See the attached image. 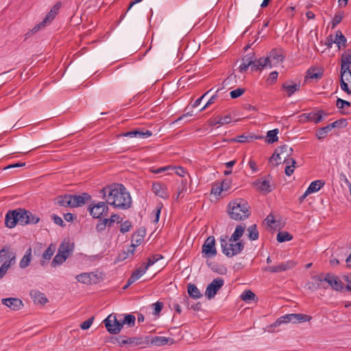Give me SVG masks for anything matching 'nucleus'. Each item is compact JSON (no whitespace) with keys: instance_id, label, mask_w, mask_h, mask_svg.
<instances>
[{"instance_id":"bb28decb","label":"nucleus","mask_w":351,"mask_h":351,"mask_svg":"<svg viewBox=\"0 0 351 351\" xmlns=\"http://www.w3.org/2000/svg\"><path fill=\"white\" fill-rule=\"evenodd\" d=\"M341 70L350 69L351 64V51H346L341 56Z\"/></svg>"},{"instance_id":"b1692460","label":"nucleus","mask_w":351,"mask_h":351,"mask_svg":"<svg viewBox=\"0 0 351 351\" xmlns=\"http://www.w3.org/2000/svg\"><path fill=\"white\" fill-rule=\"evenodd\" d=\"M30 295L36 304H44L48 302L45 295L38 290L31 291Z\"/></svg>"},{"instance_id":"ea45409f","label":"nucleus","mask_w":351,"mask_h":351,"mask_svg":"<svg viewBox=\"0 0 351 351\" xmlns=\"http://www.w3.org/2000/svg\"><path fill=\"white\" fill-rule=\"evenodd\" d=\"M247 232H248V237L250 240L255 241L258 239V231L257 230L256 224H253V225L250 226L247 228Z\"/></svg>"},{"instance_id":"864d4df0","label":"nucleus","mask_w":351,"mask_h":351,"mask_svg":"<svg viewBox=\"0 0 351 351\" xmlns=\"http://www.w3.org/2000/svg\"><path fill=\"white\" fill-rule=\"evenodd\" d=\"M169 169H173V167L171 165L162 167H160L158 169H154L152 167V168H150L149 171H150V172H152L153 173L158 174V173H161L165 172Z\"/></svg>"},{"instance_id":"680f3d73","label":"nucleus","mask_w":351,"mask_h":351,"mask_svg":"<svg viewBox=\"0 0 351 351\" xmlns=\"http://www.w3.org/2000/svg\"><path fill=\"white\" fill-rule=\"evenodd\" d=\"M105 219L106 221H107L108 226L110 227L114 224V222H116V221L119 222V216L114 214V215H112L110 218H108V219L105 218Z\"/></svg>"},{"instance_id":"774afa93","label":"nucleus","mask_w":351,"mask_h":351,"mask_svg":"<svg viewBox=\"0 0 351 351\" xmlns=\"http://www.w3.org/2000/svg\"><path fill=\"white\" fill-rule=\"evenodd\" d=\"M173 167V169H176V173L180 177H184L186 173L185 169L182 167Z\"/></svg>"},{"instance_id":"9d476101","label":"nucleus","mask_w":351,"mask_h":351,"mask_svg":"<svg viewBox=\"0 0 351 351\" xmlns=\"http://www.w3.org/2000/svg\"><path fill=\"white\" fill-rule=\"evenodd\" d=\"M60 8V3H56L50 12L47 14L45 18L43 19L42 22L37 24L32 30V33H36L39 31L40 29L45 27L48 23H50L56 17V14L58 12V10Z\"/></svg>"},{"instance_id":"e2e57ef3","label":"nucleus","mask_w":351,"mask_h":351,"mask_svg":"<svg viewBox=\"0 0 351 351\" xmlns=\"http://www.w3.org/2000/svg\"><path fill=\"white\" fill-rule=\"evenodd\" d=\"M153 306H154L153 313L154 315H158L162 309L163 303L161 302H156V303L153 304Z\"/></svg>"},{"instance_id":"f704fd0d","label":"nucleus","mask_w":351,"mask_h":351,"mask_svg":"<svg viewBox=\"0 0 351 351\" xmlns=\"http://www.w3.org/2000/svg\"><path fill=\"white\" fill-rule=\"evenodd\" d=\"M324 182L321 180L312 182L307 188L308 193H313L318 191L322 187L324 186Z\"/></svg>"},{"instance_id":"412c9836","label":"nucleus","mask_w":351,"mask_h":351,"mask_svg":"<svg viewBox=\"0 0 351 351\" xmlns=\"http://www.w3.org/2000/svg\"><path fill=\"white\" fill-rule=\"evenodd\" d=\"M73 248L74 244L73 243H71L69 241L64 240L59 247L58 252L69 258L73 253Z\"/></svg>"},{"instance_id":"a19ab883","label":"nucleus","mask_w":351,"mask_h":351,"mask_svg":"<svg viewBox=\"0 0 351 351\" xmlns=\"http://www.w3.org/2000/svg\"><path fill=\"white\" fill-rule=\"evenodd\" d=\"M330 131L331 129L329 127V125H327L326 126L319 128L317 131L316 136L318 139H323L327 136L328 133Z\"/></svg>"},{"instance_id":"aec40b11","label":"nucleus","mask_w":351,"mask_h":351,"mask_svg":"<svg viewBox=\"0 0 351 351\" xmlns=\"http://www.w3.org/2000/svg\"><path fill=\"white\" fill-rule=\"evenodd\" d=\"M96 278L97 275L93 273H82L76 276L78 282L86 285L96 283Z\"/></svg>"},{"instance_id":"de8ad7c7","label":"nucleus","mask_w":351,"mask_h":351,"mask_svg":"<svg viewBox=\"0 0 351 351\" xmlns=\"http://www.w3.org/2000/svg\"><path fill=\"white\" fill-rule=\"evenodd\" d=\"M324 112L323 110H318L317 112H312L311 122L318 123L323 120V115Z\"/></svg>"},{"instance_id":"8fccbe9b","label":"nucleus","mask_w":351,"mask_h":351,"mask_svg":"<svg viewBox=\"0 0 351 351\" xmlns=\"http://www.w3.org/2000/svg\"><path fill=\"white\" fill-rule=\"evenodd\" d=\"M254 297L255 294L250 290L244 291L241 295V300L245 302H249L254 300Z\"/></svg>"},{"instance_id":"7ed1b4c3","label":"nucleus","mask_w":351,"mask_h":351,"mask_svg":"<svg viewBox=\"0 0 351 351\" xmlns=\"http://www.w3.org/2000/svg\"><path fill=\"white\" fill-rule=\"evenodd\" d=\"M222 252L228 257H232L241 252L244 248V243L241 241H230L227 235H222L219 238Z\"/></svg>"},{"instance_id":"13d9d810","label":"nucleus","mask_w":351,"mask_h":351,"mask_svg":"<svg viewBox=\"0 0 351 351\" xmlns=\"http://www.w3.org/2000/svg\"><path fill=\"white\" fill-rule=\"evenodd\" d=\"M244 92H245L244 88H238L235 90H232L230 92V95L232 99H235V98H237V97H240L241 95H242L244 93Z\"/></svg>"},{"instance_id":"393cba45","label":"nucleus","mask_w":351,"mask_h":351,"mask_svg":"<svg viewBox=\"0 0 351 351\" xmlns=\"http://www.w3.org/2000/svg\"><path fill=\"white\" fill-rule=\"evenodd\" d=\"M266 67L269 68V60L267 56L266 58L261 57L258 58L257 60H256L254 64L251 67V69L252 71H261Z\"/></svg>"},{"instance_id":"6e6d98bb","label":"nucleus","mask_w":351,"mask_h":351,"mask_svg":"<svg viewBox=\"0 0 351 351\" xmlns=\"http://www.w3.org/2000/svg\"><path fill=\"white\" fill-rule=\"evenodd\" d=\"M336 106L339 109H343L345 107H350L351 106L350 102L343 100L341 98L337 99Z\"/></svg>"},{"instance_id":"37998d69","label":"nucleus","mask_w":351,"mask_h":351,"mask_svg":"<svg viewBox=\"0 0 351 351\" xmlns=\"http://www.w3.org/2000/svg\"><path fill=\"white\" fill-rule=\"evenodd\" d=\"M278 134V130L274 129L272 130H269L267 133V142L269 143H273L276 142L278 140L277 134Z\"/></svg>"},{"instance_id":"f8f14e48","label":"nucleus","mask_w":351,"mask_h":351,"mask_svg":"<svg viewBox=\"0 0 351 351\" xmlns=\"http://www.w3.org/2000/svg\"><path fill=\"white\" fill-rule=\"evenodd\" d=\"M224 284V280L221 278H215L210 284L208 285L205 295L208 299L213 298L217 294V291L222 287Z\"/></svg>"},{"instance_id":"7c9ffc66","label":"nucleus","mask_w":351,"mask_h":351,"mask_svg":"<svg viewBox=\"0 0 351 351\" xmlns=\"http://www.w3.org/2000/svg\"><path fill=\"white\" fill-rule=\"evenodd\" d=\"M32 261V249L29 248L26 250L25 255L21 258L19 263V267L21 269H25L30 264Z\"/></svg>"},{"instance_id":"dca6fc26","label":"nucleus","mask_w":351,"mask_h":351,"mask_svg":"<svg viewBox=\"0 0 351 351\" xmlns=\"http://www.w3.org/2000/svg\"><path fill=\"white\" fill-rule=\"evenodd\" d=\"M90 199V196L86 193L81 195H71V208L82 206Z\"/></svg>"},{"instance_id":"338daca9","label":"nucleus","mask_w":351,"mask_h":351,"mask_svg":"<svg viewBox=\"0 0 351 351\" xmlns=\"http://www.w3.org/2000/svg\"><path fill=\"white\" fill-rule=\"evenodd\" d=\"M343 278L347 282L346 285V290L351 291V274L345 275Z\"/></svg>"},{"instance_id":"79ce46f5","label":"nucleus","mask_w":351,"mask_h":351,"mask_svg":"<svg viewBox=\"0 0 351 351\" xmlns=\"http://www.w3.org/2000/svg\"><path fill=\"white\" fill-rule=\"evenodd\" d=\"M292 239V235L287 232H279L276 237L277 241L280 243L291 241Z\"/></svg>"},{"instance_id":"c9c22d12","label":"nucleus","mask_w":351,"mask_h":351,"mask_svg":"<svg viewBox=\"0 0 351 351\" xmlns=\"http://www.w3.org/2000/svg\"><path fill=\"white\" fill-rule=\"evenodd\" d=\"M282 148H276L271 156L269 160L271 162H275L274 165H278L283 162L282 157H281Z\"/></svg>"},{"instance_id":"72a5a7b5","label":"nucleus","mask_w":351,"mask_h":351,"mask_svg":"<svg viewBox=\"0 0 351 351\" xmlns=\"http://www.w3.org/2000/svg\"><path fill=\"white\" fill-rule=\"evenodd\" d=\"M187 291L190 297L193 299H199L202 296L199 290L193 284H189L187 287Z\"/></svg>"},{"instance_id":"0eeeda50","label":"nucleus","mask_w":351,"mask_h":351,"mask_svg":"<svg viewBox=\"0 0 351 351\" xmlns=\"http://www.w3.org/2000/svg\"><path fill=\"white\" fill-rule=\"evenodd\" d=\"M104 322L108 332L111 334H117L121 330V319H119L116 314L109 315Z\"/></svg>"},{"instance_id":"5fc2aeb1","label":"nucleus","mask_w":351,"mask_h":351,"mask_svg":"<svg viewBox=\"0 0 351 351\" xmlns=\"http://www.w3.org/2000/svg\"><path fill=\"white\" fill-rule=\"evenodd\" d=\"M107 221H106L105 219H99L97 223L96 230L98 232H101L104 230L106 226H108Z\"/></svg>"},{"instance_id":"e433bc0d","label":"nucleus","mask_w":351,"mask_h":351,"mask_svg":"<svg viewBox=\"0 0 351 351\" xmlns=\"http://www.w3.org/2000/svg\"><path fill=\"white\" fill-rule=\"evenodd\" d=\"M67 258H68L66 257V256H64L58 252L57 254L53 258V259L51 263V265L53 267H56L58 265H62L63 263H64Z\"/></svg>"},{"instance_id":"bf43d9fd","label":"nucleus","mask_w":351,"mask_h":351,"mask_svg":"<svg viewBox=\"0 0 351 351\" xmlns=\"http://www.w3.org/2000/svg\"><path fill=\"white\" fill-rule=\"evenodd\" d=\"M340 86L343 91L348 95H351V86H350V84L344 82L343 80H340Z\"/></svg>"},{"instance_id":"4d7b16f0","label":"nucleus","mask_w":351,"mask_h":351,"mask_svg":"<svg viewBox=\"0 0 351 351\" xmlns=\"http://www.w3.org/2000/svg\"><path fill=\"white\" fill-rule=\"evenodd\" d=\"M27 219H28V223L35 224L39 221L40 219L36 215L32 214L30 211L27 210Z\"/></svg>"},{"instance_id":"052dcab7","label":"nucleus","mask_w":351,"mask_h":351,"mask_svg":"<svg viewBox=\"0 0 351 351\" xmlns=\"http://www.w3.org/2000/svg\"><path fill=\"white\" fill-rule=\"evenodd\" d=\"M131 226H132V225H131V222L130 221H128V220L125 221L121 225L120 231L122 233L128 232L130 230Z\"/></svg>"},{"instance_id":"9b49d317","label":"nucleus","mask_w":351,"mask_h":351,"mask_svg":"<svg viewBox=\"0 0 351 351\" xmlns=\"http://www.w3.org/2000/svg\"><path fill=\"white\" fill-rule=\"evenodd\" d=\"M267 58L269 60V68L271 69L284 61V51L281 48H274L269 51Z\"/></svg>"},{"instance_id":"f03ea898","label":"nucleus","mask_w":351,"mask_h":351,"mask_svg":"<svg viewBox=\"0 0 351 351\" xmlns=\"http://www.w3.org/2000/svg\"><path fill=\"white\" fill-rule=\"evenodd\" d=\"M250 208V205L245 199L237 198L230 202L228 213L232 219L242 221L249 217Z\"/></svg>"},{"instance_id":"cd10ccee","label":"nucleus","mask_w":351,"mask_h":351,"mask_svg":"<svg viewBox=\"0 0 351 351\" xmlns=\"http://www.w3.org/2000/svg\"><path fill=\"white\" fill-rule=\"evenodd\" d=\"M71 195H64L58 196L55 199V203L64 207H71Z\"/></svg>"},{"instance_id":"2eb2a0df","label":"nucleus","mask_w":351,"mask_h":351,"mask_svg":"<svg viewBox=\"0 0 351 351\" xmlns=\"http://www.w3.org/2000/svg\"><path fill=\"white\" fill-rule=\"evenodd\" d=\"M1 303L12 311H19L23 306L22 300L17 298H3Z\"/></svg>"},{"instance_id":"6ab92c4d","label":"nucleus","mask_w":351,"mask_h":351,"mask_svg":"<svg viewBox=\"0 0 351 351\" xmlns=\"http://www.w3.org/2000/svg\"><path fill=\"white\" fill-rule=\"evenodd\" d=\"M300 88V82H293V81L285 82L282 88L287 92L288 97H291L296 91L299 90Z\"/></svg>"},{"instance_id":"423d86ee","label":"nucleus","mask_w":351,"mask_h":351,"mask_svg":"<svg viewBox=\"0 0 351 351\" xmlns=\"http://www.w3.org/2000/svg\"><path fill=\"white\" fill-rule=\"evenodd\" d=\"M311 319V317L308 315H304L300 313H292V314H287L283 316L279 317L276 324L278 325L281 324H287L289 322L292 323H300L304 322H308Z\"/></svg>"},{"instance_id":"1a4fd4ad","label":"nucleus","mask_w":351,"mask_h":351,"mask_svg":"<svg viewBox=\"0 0 351 351\" xmlns=\"http://www.w3.org/2000/svg\"><path fill=\"white\" fill-rule=\"evenodd\" d=\"M107 204L106 202H99L97 204L93 202L89 206L90 215L96 219L101 218L102 216H106L109 210Z\"/></svg>"},{"instance_id":"a18cd8bd","label":"nucleus","mask_w":351,"mask_h":351,"mask_svg":"<svg viewBox=\"0 0 351 351\" xmlns=\"http://www.w3.org/2000/svg\"><path fill=\"white\" fill-rule=\"evenodd\" d=\"M162 258H163V256L161 254H154L147 258V263H144V265L146 266V267L149 268L150 266L153 265L154 263Z\"/></svg>"},{"instance_id":"4468645a","label":"nucleus","mask_w":351,"mask_h":351,"mask_svg":"<svg viewBox=\"0 0 351 351\" xmlns=\"http://www.w3.org/2000/svg\"><path fill=\"white\" fill-rule=\"evenodd\" d=\"M324 281L328 282V285L335 291H341L343 289V285L338 276L336 275L328 273L324 276Z\"/></svg>"},{"instance_id":"4c0bfd02","label":"nucleus","mask_w":351,"mask_h":351,"mask_svg":"<svg viewBox=\"0 0 351 351\" xmlns=\"http://www.w3.org/2000/svg\"><path fill=\"white\" fill-rule=\"evenodd\" d=\"M135 316L131 314H126L124 315V318L121 319V328L124 324L131 327L134 326L135 324Z\"/></svg>"},{"instance_id":"f3484780","label":"nucleus","mask_w":351,"mask_h":351,"mask_svg":"<svg viewBox=\"0 0 351 351\" xmlns=\"http://www.w3.org/2000/svg\"><path fill=\"white\" fill-rule=\"evenodd\" d=\"M7 256L8 260H5L0 267V279L5 276L10 266L15 263L16 254H10Z\"/></svg>"},{"instance_id":"2f4dec72","label":"nucleus","mask_w":351,"mask_h":351,"mask_svg":"<svg viewBox=\"0 0 351 351\" xmlns=\"http://www.w3.org/2000/svg\"><path fill=\"white\" fill-rule=\"evenodd\" d=\"M232 121L231 116L230 114H227L224 116L223 117H214L210 123V125H216L217 124L219 125H225L230 123Z\"/></svg>"},{"instance_id":"39448f33","label":"nucleus","mask_w":351,"mask_h":351,"mask_svg":"<svg viewBox=\"0 0 351 351\" xmlns=\"http://www.w3.org/2000/svg\"><path fill=\"white\" fill-rule=\"evenodd\" d=\"M272 177L267 175L256 180L253 185L259 192L263 194H267L274 189V184L271 183Z\"/></svg>"},{"instance_id":"58836bf2","label":"nucleus","mask_w":351,"mask_h":351,"mask_svg":"<svg viewBox=\"0 0 351 351\" xmlns=\"http://www.w3.org/2000/svg\"><path fill=\"white\" fill-rule=\"evenodd\" d=\"M169 340H171L170 338L162 336H156L152 340V343L157 346H162L167 344Z\"/></svg>"},{"instance_id":"69168bd1","label":"nucleus","mask_w":351,"mask_h":351,"mask_svg":"<svg viewBox=\"0 0 351 351\" xmlns=\"http://www.w3.org/2000/svg\"><path fill=\"white\" fill-rule=\"evenodd\" d=\"M52 218H53V222L56 224H57L61 227H64L65 226L64 221L62 220V219L60 217L53 215L52 216Z\"/></svg>"},{"instance_id":"a211bd4d","label":"nucleus","mask_w":351,"mask_h":351,"mask_svg":"<svg viewBox=\"0 0 351 351\" xmlns=\"http://www.w3.org/2000/svg\"><path fill=\"white\" fill-rule=\"evenodd\" d=\"M152 190L156 195L162 199H167L169 197L167 188L164 184L158 182L153 183Z\"/></svg>"},{"instance_id":"ddd939ff","label":"nucleus","mask_w":351,"mask_h":351,"mask_svg":"<svg viewBox=\"0 0 351 351\" xmlns=\"http://www.w3.org/2000/svg\"><path fill=\"white\" fill-rule=\"evenodd\" d=\"M295 266V263L293 261H289L286 262H282L277 265H271L268 266L264 268L265 271H269L271 273H280L282 271H285L292 269Z\"/></svg>"},{"instance_id":"20e7f679","label":"nucleus","mask_w":351,"mask_h":351,"mask_svg":"<svg viewBox=\"0 0 351 351\" xmlns=\"http://www.w3.org/2000/svg\"><path fill=\"white\" fill-rule=\"evenodd\" d=\"M277 148H282L281 157H282L283 163L286 165L285 172L287 176H290L294 172L296 165L295 160L292 158H289L293 150L287 145H283L278 147Z\"/></svg>"},{"instance_id":"49530a36","label":"nucleus","mask_w":351,"mask_h":351,"mask_svg":"<svg viewBox=\"0 0 351 351\" xmlns=\"http://www.w3.org/2000/svg\"><path fill=\"white\" fill-rule=\"evenodd\" d=\"M256 57L254 53H249L243 57L241 61L245 62L247 64L252 66L254 64Z\"/></svg>"},{"instance_id":"603ef678","label":"nucleus","mask_w":351,"mask_h":351,"mask_svg":"<svg viewBox=\"0 0 351 351\" xmlns=\"http://www.w3.org/2000/svg\"><path fill=\"white\" fill-rule=\"evenodd\" d=\"M343 17V12L336 13L335 16L332 19V22H331L332 28H335L339 23H340Z\"/></svg>"},{"instance_id":"a878e982","label":"nucleus","mask_w":351,"mask_h":351,"mask_svg":"<svg viewBox=\"0 0 351 351\" xmlns=\"http://www.w3.org/2000/svg\"><path fill=\"white\" fill-rule=\"evenodd\" d=\"M147 267L144 265V263L138 269L134 270L132 275L130 276V283H134L138 279H139L147 270Z\"/></svg>"},{"instance_id":"09e8293b","label":"nucleus","mask_w":351,"mask_h":351,"mask_svg":"<svg viewBox=\"0 0 351 351\" xmlns=\"http://www.w3.org/2000/svg\"><path fill=\"white\" fill-rule=\"evenodd\" d=\"M343 80L344 82L350 84L351 86V71L348 70H341V80Z\"/></svg>"},{"instance_id":"6e6552de","label":"nucleus","mask_w":351,"mask_h":351,"mask_svg":"<svg viewBox=\"0 0 351 351\" xmlns=\"http://www.w3.org/2000/svg\"><path fill=\"white\" fill-rule=\"evenodd\" d=\"M217 251L215 247V239L213 236L208 237L202 246V254L204 258H209L215 256Z\"/></svg>"},{"instance_id":"3c124183","label":"nucleus","mask_w":351,"mask_h":351,"mask_svg":"<svg viewBox=\"0 0 351 351\" xmlns=\"http://www.w3.org/2000/svg\"><path fill=\"white\" fill-rule=\"evenodd\" d=\"M15 254L14 252H10L8 248H6L5 247H3L0 250V263H4L5 260H8V254Z\"/></svg>"},{"instance_id":"c756f323","label":"nucleus","mask_w":351,"mask_h":351,"mask_svg":"<svg viewBox=\"0 0 351 351\" xmlns=\"http://www.w3.org/2000/svg\"><path fill=\"white\" fill-rule=\"evenodd\" d=\"M245 229V226L238 225L236 226L235 230L230 238V241H239L240 238L243 236Z\"/></svg>"},{"instance_id":"c03bdc74","label":"nucleus","mask_w":351,"mask_h":351,"mask_svg":"<svg viewBox=\"0 0 351 351\" xmlns=\"http://www.w3.org/2000/svg\"><path fill=\"white\" fill-rule=\"evenodd\" d=\"M55 246L53 244H51L43 252V258L45 261L50 260L55 252Z\"/></svg>"},{"instance_id":"5701e85b","label":"nucleus","mask_w":351,"mask_h":351,"mask_svg":"<svg viewBox=\"0 0 351 351\" xmlns=\"http://www.w3.org/2000/svg\"><path fill=\"white\" fill-rule=\"evenodd\" d=\"M16 217H17L16 210H9L5 215V226L9 228H14L16 225Z\"/></svg>"},{"instance_id":"473e14b6","label":"nucleus","mask_w":351,"mask_h":351,"mask_svg":"<svg viewBox=\"0 0 351 351\" xmlns=\"http://www.w3.org/2000/svg\"><path fill=\"white\" fill-rule=\"evenodd\" d=\"M334 38L339 49L346 47L347 40L341 31H337Z\"/></svg>"},{"instance_id":"c85d7f7f","label":"nucleus","mask_w":351,"mask_h":351,"mask_svg":"<svg viewBox=\"0 0 351 351\" xmlns=\"http://www.w3.org/2000/svg\"><path fill=\"white\" fill-rule=\"evenodd\" d=\"M15 210H16L17 213L16 223H19L21 225L27 224V210L22 208L16 209Z\"/></svg>"},{"instance_id":"f257e3e1","label":"nucleus","mask_w":351,"mask_h":351,"mask_svg":"<svg viewBox=\"0 0 351 351\" xmlns=\"http://www.w3.org/2000/svg\"><path fill=\"white\" fill-rule=\"evenodd\" d=\"M106 203L114 208L126 210L132 206V197L126 188L121 184L114 183L100 191Z\"/></svg>"},{"instance_id":"4be33fe9","label":"nucleus","mask_w":351,"mask_h":351,"mask_svg":"<svg viewBox=\"0 0 351 351\" xmlns=\"http://www.w3.org/2000/svg\"><path fill=\"white\" fill-rule=\"evenodd\" d=\"M152 135V132L149 130L145 132L139 130H133L123 133L122 136L130 138H147Z\"/></svg>"},{"instance_id":"0e129e2a","label":"nucleus","mask_w":351,"mask_h":351,"mask_svg":"<svg viewBox=\"0 0 351 351\" xmlns=\"http://www.w3.org/2000/svg\"><path fill=\"white\" fill-rule=\"evenodd\" d=\"M93 317H91V318H90V319L83 322L80 324V328L82 330H87V329H88L90 327V326L93 324Z\"/></svg>"}]
</instances>
